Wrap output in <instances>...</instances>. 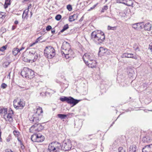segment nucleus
I'll return each mask as SVG.
<instances>
[{"label": "nucleus", "instance_id": "obj_1", "mask_svg": "<svg viewBox=\"0 0 152 152\" xmlns=\"http://www.w3.org/2000/svg\"><path fill=\"white\" fill-rule=\"evenodd\" d=\"M72 147L71 140L67 139L63 141L62 145L60 143L56 141L50 143L48 147V150L50 152H59L61 150L67 151L70 150Z\"/></svg>", "mask_w": 152, "mask_h": 152}, {"label": "nucleus", "instance_id": "obj_2", "mask_svg": "<svg viewBox=\"0 0 152 152\" xmlns=\"http://www.w3.org/2000/svg\"><path fill=\"white\" fill-rule=\"evenodd\" d=\"M91 38L97 44L102 43L105 39L104 33L100 30L93 31L91 34Z\"/></svg>", "mask_w": 152, "mask_h": 152}, {"label": "nucleus", "instance_id": "obj_3", "mask_svg": "<svg viewBox=\"0 0 152 152\" xmlns=\"http://www.w3.org/2000/svg\"><path fill=\"white\" fill-rule=\"evenodd\" d=\"M21 75L23 77H27L30 79L34 77V73L33 71L27 67H24L21 72Z\"/></svg>", "mask_w": 152, "mask_h": 152}, {"label": "nucleus", "instance_id": "obj_4", "mask_svg": "<svg viewBox=\"0 0 152 152\" xmlns=\"http://www.w3.org/2000/svg\"><path fill=\"white\" fill-rule=\"evenodd\" d=\"M60 100L63 102H66L68 104H72V107H73L76 105L80 101V100L76 99L71 96L69 97L66 96H64L63 97H60Z\"/></svg>", "mask_w": 152, "mask_h": 152}, {"label": "nucleus", "instance_id": "obj_5", "mask_svg": "<svg viewBox=\"0 0 152 152\" xmlns=\"http://www.w3.org/2000/svg\"><path fill=\"white\" fill-rule=\"evenodd\" d=\"M44 54L45 56L48 58H51L55 55V50L52 46H47L44 50Z\"/></svg>", "mask_w": 152, "mask_h": 152}, {"label": "nucleus", "instance_id": "obj_6", "mask_svg": "<svg viewBox=\"0 0 152 152\" xmlns=\"http://www.w3.org/2000/svg\"><path fill=\"white\" fill-rule=\"evenodd\" d=\"M44 127L41 124L39 123H35V124L31 126L29 130L30 132L34 130L39 132L44 129Z\"/></svg>", "mask_w": 152, "mask_h": 152}, {"label": "nucleus", "instance_id": "obj_7", "mask_svg": "<svg viewBox=\"0 0 152 152\" xmlns=\"http://www.w3.org/2000/svg\"><path fill=\"white\" fill-rule=\"evenodd\" d=\"M83 59L84 62L87 61H92L95 59V56L93 53H85L83 56Z\"/></svg>", "mask_w": 152, "mask_h": 152}, {"label": "nucleus", "instance_id": "obj_8", "mask_svg": "<svg viewBox=\"0 0 152 152\" xmlns=\"http://www.w3.org/2000/svg\"><path fill=\"white\" fill-rule=\"evenodd\" d=\"M28 55L31 60H32L33 62H35L38 57L37 52L35 51H30Z\"/></svg>", "mask_w": 152, "mask_h": 152}, {"label": "nucleus", "instance_id": "obj_9", "mask_svg": "<svg viewBox=\"0 0 152 152\" xmlns=\"http://www.w3.org/2000/svg\"><path fill=\"white\" fill-rule=\"evenodd\" d=\"M15 100H14V103ZM18 105H16L14 103V107L17 109H22L25 106V103L24 101L22 99H20V101L18 102L17 103Z\"/></svg>", "mask_w": 152, "mask_h": 152}, {"label": "nucleus", "instance_id": "obj_10", "mask_svg": "<svg viewBox=\"0 0 152 152\" xmlns=\"http://www.w3.org/2000/svg\"><path fill=\"white\" fill-rule=\"evenodd\" d=\"M9 112L10 113L8 114L6 116V118L5 117V115H4V117L6 121H8L10 122H12L13 121L12 116L13 114V112L12 110Z\"/></svg>", "mask_w": 152, "mask_h": 152}, {"label": "nucleus", "instance_id": "obj_11", "mask_svg": "<svg viewBox=\"0 0 152 152\" xmlns=\"http://www.w3.org/2000/svg\"><path fill=\"white\" fill-rule=\"evenodd\" d=\"M71 48V46L67 42H65L63 43L62 46L61 47V51L62 50H64L63 51H67Z\"/></svg>", "mask_w": 152, "mask_h": 152}, {"label": "nucleus", "instance_id": "obj_12", "mask_svg": "<svg viewBox=\"0 0 152 152\" xmlns=\"http://www.w3.org/2000/svg\"><path fill=\"white\" fill-rule=\"evenodd\" d=\"M89 67L94 68L96 66V62L95 59L92 61H87L86 62H85Z\"/></svg>", "mask_w": 152, "mask_h": 152}, {"label": "nucleus", "instance_id": "obj_13", "mask_svg": "<svg viewBox=\"0 0 152 152\" xmlns=\"http://www.w3.org/2000/svg\"><path fill=\"white\" fill-rule=\"evenodd\" d=\"M42 117L36 115L34 114L33 115L32 117L29 118L30 121L32 122L37 123L40 119Z\"/></svg>", "mask_w": 152, "mask_h": 152}, {"label": "nucleus", "instance_id": "obj_14", "mask_svg": "<svg viewBox=\"0 0 152 152\" xmlns=\"http://www.w3.org/2000/svg\"><path fill=\"white\" fill-rule=\"evenodd\" d=\"M122 58L126 57L128 58H131L137 59V56H134L133 54L128 53H124L121 56Z\"/></svg>", "mask_w": 152, "mask_h": 152}, {"label": "nucleus", "instance_id": "obj_15", "mask_svg": "<svg viewBox=\"0 0 152 152\" xmlns=\"http://www.w3.org/2000/svg\"><path fill=\"white\" fill-rule=\"evenodd\" d=\"M152 144L148 145L142 149V152H152Z\"/></svg>", "mask_w": 152, "mask_h": 152}, {"label": "nucleus", "instance_id": "obj_16", "mask_svg": "<svg viewBox=\"0 0 152 152\" xmlns=\"http://www.w3.org/2000/svg\"><path fill=\"white\" fill-rule=\"evenodd\" d=\"M122 3L129 6H131L133 4L132 0H122Z\"/></svg>", "mask_w": 152, "mask_h": 152}, {"label": "nucleus", "instance_id": "obj_17", "mask_svg": "<svg viewBox=\"0 0 152 152\" xmlns=\"http://www.w3.org/2000/svg\"><path fill=\"white\" fill-rule=\"evenodd\" d=\"M43 112V111L42 108L41 107H39L37 109V111L34 114L36 115L42 117L41 114Z\"/></svg>", "mask_w": 152, "mask_h": 152}, {"label": "nucleus", "instance_id": "obj_18", "mask_svg": "<svg viewBox=\"0 0 152 152\" xmlns=\"http://www.w3.org/2000/svg\"><path fill=\"white\" fill-rule=\"evenodd\" d=\"M45 140L44 137L40 134H38V137L37 139V142H41L44 141Z\"/></svg>", "mask_w": 152, "mask_h": 152}, {"label": "nucleus", "instance_id": "obj_19", "mask_svg": "<svg viewBox=\"0 0 152 152\" xmlns=\"http://www.w3.org/2000/svg\"><path fill=\"white\" fill-rule=\"evenodd\" d=\"M131 26L133 28L137 30L141 28L140 23H139L132 24Z\"/></svg>", "mask_w": 152, "mask_h": 152}, {"label": "nucleus", "instance_id": "obj_20", "mask_svg": "<svg viewBox=\"0 0 152 152\" xmlns=\"http://www.w3.org/2000/svg\"><path fill=\"white\" fill-rule=\"evenodd\" d=\"M151 28V25L149 23H146L144 26L145 30L147 31H150Z\"/></svg>", "mask_w": 152, "mask_h": 152}, {"label": "nucleus", "instance_id": "obj_21", "mask_svg": "<svg viewBox=\"0 0 152 152\" xmlns=\"http://www.w3.org/2000/svg\"><path fill=\"white\" fill-rule=\"evenodd\" d=\"M106 50V53L107 54H110V51L109 50H107V49H104L102 47H100L99 48V50L98 52V54H99L102 51H105Z\"/></svg>", "mask_w": 152, "mask_h": 152}, {"label": "nucleus", "instance_id": "obj_22", "mask_svg": "<svg viewBox=\"0 0 152 152\" xmlns=\"http://www.w3.org/2000/svg\"><path fill=\"white\" fill-rule=\"evenodd\" d=\"M42 38V36H41L39 37L36 40L35 42H34L31 44L29 45L30 47H31L34 45L35 44H36V43H37L38 42L40 41L41 40Z\"/></svg>", "mask_w": 152, "mask_h": 152}, {"label": "nucleus", "instance_id": "obj_23", "mask_svg": "<svg viewBox=\"0 0 152 152\" xmlns=\"http://www.w3.org/2000/svg\"><path fill=\"white\" fill-rule=\"evenodd\" d=\"M29 11L28 9H26L23 12V13L22 15V18L24 19L25 18L27 19L28 17V12Z\"/></svg>", "mask_w": 152, "mask_h": 152}, {"label": "nucleus", "instance_id": "obj_24", "mask_svg": "<svg viewBox=\"0 0 152 152\" xmlns=\"http://www.w3.org/2000/svg\"><path fill=\"white\" fill-rule=\"evenodd\" d=\"M136 151V146L135 145L130 146L128 152H135Z\"/></svg>", "mask_w": 152, "mask_h": 152}, {"label": "nucleus", "instance_id": "obj_25", "mask_svg": "<svg viewBox=\"0 0 152 152\" xmlns=\"http://www.w3.org/2000/svg\"><path fill=\"white\" fill-rule=\"evenodd\" d=\"M38 134H34L31 137V140L34 142H37Z\"/></svg>", "mask_w": 152, "mask_h": 152}, {"label": "nucleus", "instance_id": "obj_26", "mask_svg": "<svg viewBox=\"0 0 152 152\" xmlns=\"http://www.w3.org/2000/svg\"><path fill=\"white\" fill-rule=\"evenodd\" d=\"M61 53L62 55L64 54L65 56V57L66 59H68L71 57L70 56V53H67V51H61Z\"/></svg>", "mask_w": 152, "mask_h": 152}, {"label": "nucleus", "instance_id": "obj_27", "mask_svg": "<svg viewBox=\"0 0 152 152\" xmlns=\"http://www.w3.org/2000/svg\"><path fill=\"white\" fill-rule=\"evenodd\" d=\"M11 62V61L10 60L6 61L3 64L2 66L4 68H7L8 67V66L10 64Z\"/></svg>", "mask_w": 152, "mask_h": 152}, {"label": "nucleus", "instance_id": "obj_28", "mask_svg": "<svg viewBox=\"0 0 152 152\" xmlns=\"http://www.w3.org/2000/svg\"><path fill=\"white\" fill-rule=\"evenodd\" d=\"M150 140V138L148 137H143L142 140L143 142H149Z\"/></svg>", "mask_w": 152, "mask_h": 152}, {"label": "nucleus", "instance_id": "obj_29", "mask_svg": "<svg viewBox=\"0 0 152 152\" xmlns=\"http://www.w3.org/2000/svg\"><path fill=\"white\" fill-rule=\"evenodd\" d=\"M82 125V124L80 122L77 121L75 123V127L77 128L78 129L81 128Z\"/></svg>", "mask_w": 152, "mask_h": 152}, {"label": "nucleus", "instance_id": "obj_30", "mask_svg": "<svg viewBox=\"0 0 152 152\" xmlns=\"http://www.w3.org/2000/svg\"><path fill=\"white\" fill-rule=\"evenodd\" d=\"M58 117L61 119H65L67 116L66 114H59L57 115Z\"/></svg>", "mask_w": 152, "mask_h": 152}, {"label": "nucleus", "instance_id": "obj_31", "mask_svg": "<svg viewBox=\"0 0 152 152\" xmlns=\"http://www.w3.org/2000/svg\"><path fill=\"white\" fill-rule=\"evenodd\" d=\"M19 52V49L17 48H14L12 50V53L14 56L16 55Z\"/></svg>", "mask_w": 152, "mask_h": 152}, {"label": "nucleus", "instance_id": "obj_32", "mask_svg": "<svg viewBox=\"0 0 152 152\" xmlns=\"http://www.w3.org/2000/svg\"><path fill=\"white\" fill-rule=\"evenodd\" d=\"M10 0H6L4 5V7L5 8H7L8 5H10Z\"/></svg>", "mask_w": 152, "mask_h": 152}, {"label": "nucleus", "instance_id": "obj_33", "mask_svg": "<svg viewBox=\"0 0 152 152\" xmlns=\"http://www.w3.org/2000/svg\"><path fill=\"white\" fill-rule=\"evenodd\" d=\"M69 28V26L68 24H66L64 25L63 27V29L60 31L61 33H62L64 32L67 29Z\"/></svg>", "mask_w": 152, "mask_h": 152}, {"label": "nucleus", "instance_id": "obj_34", "mask_svg": "<svg viewBox=\"0 0 152 152\" xmlns=\"http://www.w3.org/2000/svg\"><path fill=\"white\" fill-rule=\"evenodd\" d=\"M76 16L75 15H72L70 16L69 17V21L72 22L75 20V19L74 18L75 16Z\"/></svg>", "mask_w": 152, "mask_h": 152}, {"label": "nucleus", "instance_id": "obj_35", "mask_svg": "<svg viewBox=\"0 0 152 152\" xmlns=\"http://www.w3.org/2000/svg\"><path fill=\"white\" fill-rule=\"evenodd\" d=\"M48 92H47V94L49 96H50V95L51 94H54V93H55L56 92V91H54L53 90H52V89H48Z\"/></svg>", "mask_w": 152, "mask_h": 152}, {"label": "nucleus", "instance_id": "obj_36", "mask_svg": "<svg viewBox=\"0 0 152 152\" xmlns=\"http://www.w3.org/2000/svg\"><path fill=\"white\" fill-rule=\"evenodd\" d=\"M7 48V45H5L4 46H3L2 47L0 48V51H1L2 52H3L5 50H6V48Z\"/></svg>", "mask_w": 152, "mask_h": 152}, {"label": "nucleus", "instance_id": "obj_37", "mask_svg": "<svg viewBox=\"0 0 152 152\" xmlns=\"http://www.w3.org/2000/svg\"><path fill=\"white\" fill-rule=\"evenodd\" d=\"M5 17V15L4 12H0V18L4 19Z\"/></svg>", "mask_w": 152, "mask_h": 152}, {"label": "nucleus", "instance_id": "obj_38", "mask_svg": "<svg viewBox=\"0 0 152 152\" xmlns=\"http://www.w3.org/2000/svg\"><path fill=\"white\" fill-rule=\"evenodd\" d=\"M116 26L111 27L109 26H108L107 29L108 30H116Z\"/></svg>", "mask_w": 152, "mask_h": 152}, {"label": "nucleus", "instance_id": "obj_39", "mask_svg": "<svg viewBox=\"0 0 152 152\" xmlns=\"http://www.w3.org/2000/svg\"><path fill=\"white\" fill-rule=\"evenodd\" d=\"M13 133L16 137H18L19 134V132L16 130H14L13 132Z\"/></svg>", "mask_w": 152, "mask_h": 152}, {"label": "nucleus", "instance_id": "obj_40", "mask_svg": "<svg viewBox=\"0 0 152 152\" xmlns=\"http://www.w3.org/2000/svg\"><path fill=\"white\" fill-rule=\"evenodd\" d=\"M61 18V16L59 14L57 15L55 17V19L57 20H60Z\"/></svg>", "mask_w": 152, "mask_h": 152}, {"label": "nucleus", "instance_id": "obj_41", "mask_svg": "<svg viewBox=\"0 0 152 152\" xmlns=\"http://www.w3.org/2000/svg\"><path fill=\"white\" fill-rule=\"evenodd\" d=\"M3 112H4L5 113V112L6 113H7V109H0V113H1Z\"/></svg>", "mask_w": 152, "mask_h": 152}, {"label": "nucleus", "instance_id": "obj_42", "mask_svg": "<svg viewBox=\"0 0 152 152\" xmlns=\"http://www.w3.org/2000/svg\"><path fill=\"white\" fill-rule=\"evenodd\" d=\"M67 9L69 11H71L72 10V7L71 5L70 4L68 5L67 6Z\"/></svg>", "mask_w": 152, "mask_h": 152}, {"label": "nucleus", "instance_id": "obj_43", "mask_svg": "<svg viewBox=\"0 0 152 152\" xmlns=\"http://www.w3.org/2000/svg\"><path fill=\"white\" fill-rule=\"evenodd\" d=\"M12 139V136L11 134H10L9 136L7 137L6 140L7 142H9L10 140Z\"/></svg>", "mask_w": 152, "mask_h": 152}, {"label": "nucleus", "instance_id": "obj_44", "mask_svg": "<svg viewBox=\"0 0 152 152\" xmlns=\"http://www.w3.org/2000/svg\"><path fill=\"white\" fill-rule=\"evenodd\" d=\"M67 53H70V56H71V55L73 54V52L72 51V50L70 49L69 50H67Z\"/></svg>", "mask_w": 152, "mask_h": 152}, {"label": "nucleus", "instance_id": "obj_45", "mask_svg": "<svg viewBox=\"0 0 152 152\" xmlns=\"http://www.w3.org/2000/svg\"><path fill=\"white\" fill-rule=\"evenodd\" d=\"M7 86V85L5 83H3L1 85V88L3 89L5 88Z\"/></svg>", "mask_w": 152, "mask_h": 152}, {"label": "nucleus", "instance_id": "obj_46", "mask_svg": "<svg viewBox=\"0 0 152 152\" xmlns=\"http://www.w3.org/2000/svg\"><path fill=\"white\" fill-rule=\"evenodd\" d=\"M46 29L47 31H49L50 30L52 29V27L48 25L46 27Z\"/></svg>", "mask_w": 152, "mask_h": 152}, {"label": "nucleus", "instance_id": "obj_47", "mask_svg": "<svg viewBox=\"0 0 152 152\" xmlns=\"http://www.w3.org/2000/svg\"><path fill=\"white\" fill-rule=\"evenodd\" d=\"M47 94V91L45 92V93L44 92H42L40 93V95L42 96H46Z\"/></svg>", "mask_w": 152, "mask_h": 152}, {"label": "nucleus", "instance_id": "obj_48", "mask_svg": "<svg viewBox=\"0 0 152 152\" xmlns=\"http://www.w3.org/2000/svg\"><path fill=\"white\" fill-rule=\"evenodd\" d=\"M98 4V3H97L96 4L94 5L92 7H91L90 9L88 10V11H90L91 10L93 9H94L97 6V5Z\"/></svg>", "mask_w": 152, "mask_h": 152}, {"label": "nucleus", "instance_id": "obj_49", "mask_svg": "<svg viewBox=\"0 0 152 152\" xmlns=\"http://www.w3.org/2000/svg\"><path fill=\"white\" fill-rule=\"evenodd\" d=\"M148 85V84L147 83H143L142 85V86L144 88H145L147 87Z\"/></svg>", "mask_w": 152, "mask_h": 152}, {"label": "nucleus", "instance_id": "obj_50", "mask_svg": "<svg viewBox=\"0 0 152 152\" xmlns=\"http://www.w3.org/2000/svg\"><path fill=\"white\" fill-rule=\"evenodd\" d=\"M134 50L136 52L140 51V48L138 46H137L136 48H135Z\"/></svg>", "mask_w": 152, "mask_h": 152}, {"label": "nucleus", "instance_id": "obj_51", "mask_svg": "<svg viewBox=\"0 0 152 152\" xmlns=\"http://www.w3.org/2000/svg\"><path fill=\"white\" fill-rule=\"evenodd\" d=\"M119 152H121V151H125L123 149V148L122 147H119L118 149Z\"/></svg>", "mask_w": 152, "mask_h": 152}, {"label": "nucleus", "instance_id": "obj_52", "mask_svg": "<svg viewBox=\"0 0 152 152\" xmlns=\"http://www.w3.org/2000/svg\"><path fill=\"white\" fill-rule=\"evenodd\" d=\"M103 8V10H106L108 9V6L107 5L104 6Z\"/></svg>", "mask_w": 152, "mask_h": 152}, {"label": "nucleus", "instance_id": "obj_53", "mask_svg": "<svg viewBox=\"0 0 152 152\" xmlns=\"http://www.w3.org/2000/svg\"><path fill=\"white\" fill-rule=\"evenodd\" d=\"M23 60L24 61L26 62H28V61H29V60L27 58H26L25 57H24L23 58Z\"/></svg>", "mask_w": 152, "mask_h": 152}, {"label": "nucleus", "instance_id": "obj_54", "mask_svg": "<svg viewBox=\"0 0 152 152\" xmlns=\"http://www.w3.org/2000/svg\"><path fill=\"white\" fill-rule=\"evenodd\" d=\"M5 152H14L10 149H6L5 150Z\"/></svg>", "mask_w": 152, "mask_h": 152}, {"label": "nucleus", "instance_id": "obj_55", "mask_svg": "<svg viewBox=\"0 0 152 152\" xmlns=\"http://www.w3.org/2000/svg\"><path fill=\"white\" fill-rule=\"evenodd\" d=\"M117 2L122 3V0H116Z\"/></svg>", "mask_w": 152, "mask_h": 152}, {"label": "nucleus", "instance_id": "obj_56", "mask_svg": "<svg viewBox=\"0 0 152 152\" xmlns=\"http://www.w3.org/2000/svg\"><path fill=\"white\" fill-rule=\"evenodd\" d=\"M55 30L53 28L52 29V30H51V33L52 34H54L55 33Z\"/></svg>", "mask_w": 152, "mask_h": 152}, {"label": "nucleus", "instance_id": "obj_57", "mask_svg": "<svg viewBox=\"0 0 152 152\" xmlns=\"http://www.w3.org/2000/svg\"><path fill=\"white\" fill-rule=\"evenodd\" d=\"M83 18H84V17L83 16H82L81 18L80 19V20H79V21L80 22H81V21H82L83 19Z\"/></svg>", "mask_w": 152, "mask_h": 152}, {"label": "nucleus", "instance_id": "obj_58", "mask_svg": "<svg viewBox=\"0 0 152 152\" xmlns=\"http://www.w3.org/2000/svg\"><path fill=\"white\" fill-rule=\"evenodd\" d=\"M1 131H0V141L1 142H2V139L1 137Z\"/></svg>", "mask_w": 152, "mask_h": 152}, {"label": "nucleus", "instance_id": "obj_59", "mask_svg": "<svg viewBox=\"0 0 152 152\" xmlns=\"http://www.w3.org/2000/svg\"><path fill=\"white\" fill-rule=\"evenodd\" d=\"M137 46V44H135L134 45V46H133V48L134 49V50H135V48H136Z\"/></svg>", "mask_w": 152, "mask_h": 152}, {"label": "nucleus", "instance_id": "obj_60", "mask_svg": "<svg viewBox=\"0 0 152 152\" xmlns=\"http://www.w3.org/2000/svg\"><path fill=\"white\" fill-rule=\"evenodd\" d=\"M16 26H13L12 28V30H14L16 28Z\"/></svg>", "mask_w": 152, "mask_h": 152}, {"label": "nucleus", "instance_id": "obj_61", "mask_svg": "<svg viewBox=\"0 0 152 152\" xmlns=\"http://www.w3.org/2000/svg\"><path fill=\"white\" fill-rule=\"evenodd\" d=\"M21 148L22 149H23L25 147L23 145H21Z\"/></svg>", "mask_w": 152, "mask_h": 152}, {"label": "nucleus", "instance_id": "obj_62", "mask_svg": "<svg viewBox=\"0 0 152 152\" xmlns=\"http://www.w3.org/2000/svg\"><path fill=\"white\" fill-rule=\"evenodd\" d=\"M11 73V72H10L9 73V74L8 75V76H7V77H9V78H10V73Z\"/></svg>", "mask_w": 152, "mask_h": 152}, {"label": "nucleus", "instance_id": "obj_63", "mask_svg": "<svg viewBox=\"0 0 152 152\" xmlns=\"http://www.w3.org/2000/svg\"><path fill=\"white\" fill-rule=\"evenodd\" d=\"M18 23V22L17 20H15L14 22V23L15 24H17Z\"/></svg>", "mask_w": 152, "mask_h": 152}, {"label": "nucleus", "instance_id": "obj_64", "mask_svg": "<svg viewBox=\"0 0 152 152\" xmlns=\"http://www.w3.org/2000/svg\"><path fill=\"white\" fill-rule=\"evenodd\" d=\"M24 48L23 47H22L20 50L19 49V52L20 51L22 50Z\"/></svg>", "mask_w": 152, "mask_h": 152}]
</instances>
